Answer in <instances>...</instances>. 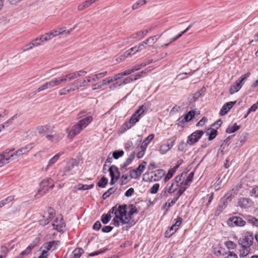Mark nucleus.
Wrapping results in <instances>:
<instances>
[{
  "label": "nucleus",
  "mask_w": 258,
  "mask_h": 258,
  "mask_svg": "<svg viewBox=\"0 0 258 258\" xmlns=\"http://www.w3.org/2000/svg\"><path fill=\"white\" fill-rule=\"evenodd\" d=\"M112 213L115 214L113 221L115 226L125 225L122 227V230H128L134 224L130 216L127 214V206L125 205H116L112 208Z\"/></svg>",
  "instance_id": "obj_1"
},
{
  "label": "nucleus",
  "mask_w": 258,
  "mask_h": 258,
  "mask_svg": "<svg viewBox=\"0 0 258 258\" xmlns=\"http://www.w3.org/2000/svg\"><path fill=\"white\" fill-rule=\"evenodd\" d=\"M148 110L146 105L143 104L139 107V108L131 116L128 121L125 122L120 128V132L123 133L126 131L134 126L139 121L140 119L144 116Z\"/></svg>",
  "instance_id": "obj_2"
},
{
  "label": "nucleus",
  "mask_w": 258,
  "mask_h": 258,
  "mask_svg": "<svg viewBox=\"0 0 258 258\" xmlns=\"http://www.w3.org/2000/svg\"><path fill=\"white\" fill-rule=\"evenodd\" d=\"M92 121V117L87 115L82 119L79 120L77 123L72 126L69 127L66 130L68 134V137L69 139H73L82 130L85 128Z\"/></svg>",
  "instance_id": "obj_3"
},
{
  "label": "nucleus",
  "mask_w": 258,
  "mask_h": 258,
  "mask_svg": "<svg viewBox=\"0 0 258 258\" xmlns=\"http://www.w3.org/2000/svg\"><path fill=\"white\" fill-rule=\"evenodd\" d=\"M182 174L176 176L171 183H168L164 188L165 193L172 194L175 191L177 193L180 189L184 188L183 192L186 189L185 183L182 181Z\"/></svg>",
  "instance_id": "obj_4"
},
{
  "label": "nucleus",
  "mask_w": 258,
  "mask_h": 258,
  "mask_svg": "<svg viewBox=\"0 0 258 258\" xmlns=\"http://www.w3.org/2000/svg\"><path fill=\"white\" fill-rule=\"evenodd\" d=\"M67 80L66 75H61L58 77L52 78L49 81H47L43 84L40 86L37 89V92H40L46 89H50L57 88L59 85L62 83H67Z\"/></svg>",
  "instance_id": "obj_5"
},
{
  "label": "nucleus",
  "mask_w": 258,
  "mask_h": 258,
  "mask_svg": "<svg viewBox=\"0 0 258 258\" xmlns=\"http://www.w3.org/2000/svg\"><path fill=\"white\" fill-rule=\"evenodd\" d=\"M253 237L252 233L249 231H246L244 233V235L240 238L239 243L242 247H249L253 242Z\"/></svg>",
  "instance_id": "obj_6"
},
{
  "label": "nucleus",
  "mask_w": 258,
  "mask_h": 258,
  "mask_svg": "<svg viewBox=\"0 0 258 258\" xmlns=\"http://www.w3.org/2000/svg\"><path fill=\"white\" fill-rule=\"evenodd\" d=\"M79 163V161L76 159L70 160L64 169V174L70 175L75 173L76 168L78 167Z\"/></svg>",
  "instance_id": "obj_7"
},
{
  "label": "nucleus",
  "mask_w": 258,
  "mask_h": 258,
  "mask_svg": "<svg viewBox=\"0 0 258 258\" xmlns=\"http://www.w3.org/2000/svg\"><path fill=\"white\" fill-rule=\"evenodd\" d=\"M165 175V171L163 169L156 170L153 172L145 174L144 178L147 177L146 181L149 180L150 181H158L163 175Z\"/></svg>",
  "instance_id": "obj_8"
},
{
  "label": "nucleus",
  "mask_w": 258,
  "mask_h": 258,
  "mask_svg": "<svg viewBox=\"0 0 258 258\" xmlns=\"http://www.w3.org/2000/svg\"><path fill=\"white\" fill-rule=\"evenodd\" d=\"M40 187L38 191L40 195L45 194L49 188L53 186V180L50 178H46L43 179L40 184Z\"/></svg>",
  "instance_id": "obj_9"
},
{
  "label": "nucleus",
  "mask_w": 258,
  "mask_h": 258,
  "mask_svg": "<svg viewBox=\"0 0 258 258\" xmlns=\"http://www.w3.org/2000/svg\"><path fill=\"white\" fill-rule=\"evenodd\" d=\"M204 132L202 131H196L188 136L186 143L189 145H193L194 144L199 141L202 136Z\"/></svg>",
  "instance_id": "obj_10"
},
{
  "label": "nucleus",
  "mask_w": 258,
  "mask_h": 258,
  "mask_svg": "<svg viewBox=\"0 0 258 258\" xmlns=\"http://www.w3.org/2000/svg\"><path fill=\"white\" fill-rule=\"evenodd\" d=\"M146 164L147 162L144 161L136 169H130L129 174L131 178L136 179L140 176L144 171Z\"/></svg>",
  "instance_id": "obj_11"
},
{
  "label": "nucleus",
  "mask_w": 258,
  "mask_h": 258,
  "mask_svg": "<svg viewBox=\"0 0 258 258\" xmlns=\"http://www.w3.org/2000/svg\"><path fill=\"white\" fill-rule=\"evenodd\" d=\"M176 138L173 137L168 139V143L161 145L158 150L159 153L162 155L165 154L168 151L170 150L174 145Z\"/></svg>",
  "instance_id": "obj_12"
},
{
  "label": "nucleus",
  "mask_w": 258,
  "mask_h": 258,
  "mask_svg": "<svg viewBox=\"0 0 258 258\" xmlns=\"http://www.w3.org/2000/svg\"><path fill=\"white\" fill-rule=\"evenodd\" d=\"M109 174L111 176L110 184L113 185L119 178L120 172L118 168L112 165L109 169Z\"/></svg>",
  "instance_id": "obj_13"
},
{
  "label": "nucleus",
  "mask_w": 258,
  "mask_h": 258,
  "mask_svg": "<svg viewBox=\"0 0 258 258\" xmlns=\"http://www.w3.org/2000/svg\"><path fill=\"white\" fill-rule=\"evenodd\" d=\"M227 224L230 227H243L245 225L246 222L240 217H233L228 219Z\"/></svg>",
  "instance_id": "obj_14"
},
{
  "label": "nucleus",
  "mask_w": 258,
  "mask_h": 258,
  "mask_svg": "<svg viewBox=\"0 0 258 258\" xmlns=\"http://www.w3.org/2000/svg\"><path fill=\"white\" fill-rule=\"evenodd\" d=\"M182 218L178 217L175 223L170 227L165 233V236L166 237H170L172 236L178 229L181 225Z\"/></svg>",
  "instance_id": "obj_15"
},
{
  "label": "nucleus",
  "mask_w": 258,
  "mask_h": 258,
  "mask_svg": "<svg viewBox=\"0 0 258 258\" xmlns=\"http://www.w3.org/2000/svg\"><path fill=\"white\" fill-rule=\"evenodd\" d=\"M184 188L180 189L178 192L175 194V196L173 199H169L164 205V208L166 210H167L168 208L172 206L178 200L179 198L182 195L183 193Z\"/></svg>",
  "instance_id": "obj_16"
},
{
  "label": "nucleus",
  "mask_w": 258,
  "mask_h": 258,
  "mask_svg": "<svg viewBox=\"0 0 258 258\" xmlns=\"http://www.w3.org/2000/svg\"><path fill=\"white\" fill-rule=\"evenodd\" d=\"M52 225L54 229L59 232H63L65 230V224L61 217L57 218Z\"/></svg>",
  "instance_id": "obj_17"
},
{
  "label": "nucleus",
  "mask_w": 258,
  "mask_h": 258,
  "mask_svg": "<svg viewBox=\"0 0 258 258\" xmlns=\"http://www.w3.org/2000/svg\"><path fill=\"white\" fill-rule=\"evenodd\" d=\"M87 72L84 70H80L79 71L74 72L70 74H66L68 82L73 80L79 77L85 76L87 74Z\"/></svg>",
  "instance_id": "obj_18"
},
{
  "label": "nucleus",
  "mask_w": 258,
  "mask_h": 258,
  "mask_svg": "<svg viewBox=\"0 0 258 258\" xmlns=\"http://www.w3.org/2000/svg\"><path fill=\"white\" fill-rule=\"evenodd\" d=\"M46 138L51 143H57L60 141L63 137V135L61 133H55L54 135L47 134Z\"/></svg>",
  "instance_id": "obj_19"
},
{
  "label": "nucleus",
  "mask_w": 258,
  "mask_h": 258,
  "mask_svg": "<svg viewBox=\"0 0 258 258\" xmlns=\"http://www.w3.org/2000/svg\"><path fill=\"white\" fill-rule=\"evenodd\" d=\"M181 164V162H179L178 161L177 162V164L174 166L173 168H170L168 171L167 173L165 175L164 178V181L165 182H167L168 180H169L173 176L174 173L176 172L177 169Z\"/></svg>",
  "instance_id": "obj_20"
},
{
  "label": "nucleus",
  "mask_w": 258,
  "mask_h": 258,
  "mask_svg": "<svg viewBox=\"0 0 258 258\" xmlns=\"http://www.w3.org/2000/svg\"><path fill=\"white\" fill-rule=\"evenodd\" d=\"M236 101H230L224 104L222 106L220 114L221 115H224L232 108L235 104Z\"/></svg>",
  "instance_id": "obj_21"
},
{
  "label": "nucleus",
  "mask_w": 258,
  "mask_h": 258,
  "mask_svg": "<svg viewBox=\"0 0 258 258\" xmlns=\"http://www.w3.org/2000/svg\"><path fill=\"white\" fill-rule=\"evenodd\" d=\"M14 151V149H7L4 151V155H5L7 163H9L17 159Z\"/></svg>",
  "instance_id": "obj_22"
},
{
  "label": "nucleus",
  "mask_w": 258,
  "mask_h": 258,
  "mask_svg": "<svg viewBox=\"0 0 258 258\" xmlns=\"http://www.w3.org/2000/svg\"><path fill=\"white\" fill-rule=\"evenodd\" d=\"M252 201L248 198H242L239 199L238 205L242 208L247 209L252 205Z\"/></svg>",
  "instance_id": "obj_23"
},
{
  "label": "nucleus",
  "mask_w": 258,
  "mask_h": 258,
  "mask_svg": "<svg viewBox=\"0 0 258 258\" xmlns=\"http://www.w3.org/2000/svg\"><path fill=\"white\" fill-rule=\"evenodd\" d=\"M59 242L58 241L53 240L43 245L44 249L47 250V252L50 250H54L56 248L57 246L59 245Z\"/></svg>",
  "instance_id": "obj_24"
},
{
  "label": "nucleus",
  "mask_w": 258,
  "mask_h": 258,
  "mask_svg": "<svg viewBox=\"0 0 258 258\" xmlns=\"http://www.w3.org/2000/svg\"><path fill=\"white\" fill-rule=\"evenodd\" d=\"M63 154L62 152H59L56 155H55L53 157H52L48 161L47 165L45 168V170H48L49 167L54 164L55 163L57 162L59 157Z\"/></svg>",
  "instance_id": "obj_25"
},
{
  "label": "nucleus",
  "mask_w": 258,
  "mask_h": 258,
  "mask_svg": "<svg viewBox=\"0 0 258 258\" xmlns=\"http://www.w3.org/2000/svg\"><path fill=\"white\" fill-rule=\"evenodd\" d=\"M195 111L194 110H190L186 114L184 115L183 118H182L180 120V118L178 119V124H179L180 122H188L190 121L192 118L195 116Z\"/></svg>",
  "instance_id": "obj_26"
},
{
  "label": "nucleus",
  "mask_w": 258,
  "mask_h": 258,
  "mask_svg": "<svg viewBox=\"0 0 258 258\" xmlns=\"http://www.w3.org/2000/svg\"><path fill=\"white\" fill-rule=\"evenodd\" d=\"M242 84L237 80L230 87L229 89V93L230 94H233L237 92L242 87Z\"/></svg>",
  "instance_id": "obj_27"
},
{
  "label": "nucleus",
  "mask_w": 258,
  "mask_h": 258,
  "mask_svg": "<svg viewBox=\"0 0 258 258\" xmlns=\"http://www.w3.org/2000/svg\"><path fill=\"white\" fill-rule=\"evenodd\" d=\"M50 132V126L48 125L38 126L36 129V135L46 134Z\"/></svg>",
  "instance_id": "obj_28"
},
{
  "label": "nucleus",
  "mask_w": 258,
  "mask_h": 258,
  "mask_svg": "<svg viewBox=\"0 0 258 258\" xmlns=\"http://www.w3.org/2000/svg\"><path fill=\"white\" fill-rule=\"evenodd\" d=\"M135 152H133L129 157L126 159L125 161L120 165V169L122 172H124L123 170L125 169V167L132 162L135 158Z\"/></svg>",
  "instance_id": "obj_29"
},
{
  "label": "nucleus",
  "mask_w": 258,
  "mask_h": 258,
  "mask_svg": "<svg viewBox=\"0 0 258 258\" xmlns=\"http://www.w3.org/2000/svg\"><path fill=\"white\" fill-rule=\"evenodd\" d=\"M43 39L47 42L52 39L55 37L57 36V31L56 29H53L44 34L43 35Z\"/></svg>",
  "instance_id": "obj_30"
},
{
  "label": "nucleus",
  "mask_w": 258,
  "mask_h": 258,
  "mask_svg": "<svg viewBox=\"0 0 258 258\" xmlns=\"http://www.w3.org/2000/svg\"><path fill=\"white\" fill-rule=\"evenodd\" d=\"M245 219L248 223L251 224L253 226L258 227V219L255 217L250 215H247L245 217Z\"/></svg>",
  "instance_id": "obj_31"
},
{
  "label": "nucleus",
  "mask_w": 258,
  "mask_h": 258,
  "mask_svg": "<svg viewBox=\"0 0 258 258\" xmlns=\"http://www.w3.org/2000/svg\"><path fill=\"white\" fill-rule=\"evenodd\" d=\"M207 135L209 136L208 139L210 141L213 140L217 136V132L215 129L209 128L206 132Z\"/></svg>",
  "instance_id": "obj_32"
},
{
  "label": "nucleus",
  "mask_w": 258,
  "mask_h": 258,
  "mask_svg": "<svg viewBox=\"0 0 258 258\" xmlns=\"http://www.w3.org/2000/svg\"><path fill=\"white\" fill-rule=\"evenodd\" d=\"M45 42L46 41L43 39V35H41L39 37H38L32 41L34 47H38L41 45L42 44L45 43Z\"/></svg>",
  "instance_id": "obj_33"
},
{
  "label": "nucleus",
  "mask_w": 258,
  "mask_h": 258,
  "mask_svg": "<svg viewBox=\"0 0 258 258\" xmlns=\"http://www.w3.org/2000/svg\"><path fill=\"white\" fill-rule=\"evenodd\" d=\"M130 175H128L126 174H123L119 179V183L121 185L126 184L131 179Z\"/></svg>",
  "instance_id": "obj_34"
},
{
  "label": "nucleus",
  "mask_w": 258,
  "mask_h": 258,
  "mask_svg": "<svg viewBox=\"0 0 258 258\" xmlns=\"http://www.w3.org/2000/svg\"><path fill=\"white\" fill-rule=\"evenodd\" d=\"M239 128V126H238L236 123L233 124L231 125H229L227 128L226 132L228 134H232L238 130Z\"/></svg>",
  "instance_id": "obj_35"
},
{
  "label": "nucleus",
  "mask_w": 258,
  "mask_h": 258,
  "mask_svg": "<svg viewBox=\"0 0 258 258\" xmlns=\"http://www.w3.org/2000/svg\"><path fill=\"white\" fill-rule=\"evenodd\" d=\"M33 146L31 144H29L26 146L19 149L18 150L20 153L21 156L27 153L32 148Z\"/></svg>",
  "instance_id": "obj_36"
},
{
  "label": "nucleus",
  "mask_w": 258,
  "mask_h": 258,
  "mask_svg": "<svg viewBox=\"0 0 258 258\" xmlns=\"http://www.w3.org/2000/svg\"><path fill=\"white\" fill-rule=\"evenodd\" d=\"M107 74V71H104L102 73H99L98 74H95L92 75V80L94 82L97 81V80H100L102 78L105 77Z\"/></svg>",
  "instance_id": "obj_37"
},
{
  "label": "nucleus",
  "mask_w": 258,
  "mask_h": 258,
  "mask_svg": "<svg viewBox=\"0 0 258 258\" xmlns=\"http://www.w3.org/2000/svg\"><path fill=\"white\" fill-rule=\"evenodd\" d=\"M14 199V197L13 196H10L7 197L5 199L0 201V207H3L5 205L11 202L12 201H13Z\"/></svg>",
  "instance_id": "obj_38"
},
{
  "label": "nucleus",
  "mask_w": 258,
  "mask_h": 258,
  "mask_svg": "<svg viewBox=\"0 0 258 258\" xmlns=\"http://www.w3.org/2000/svg\"><path fill=\"white\" fill-rule=\"evenodd\" d=\"M137 213V210L135 206L133 205H130L128 209H127V214L130 216L131 219L132 218L133 215Z\"/></svg>",
  "instance_id": "obj_39"
},
{
  "label": "nucleus",
  "mask_w": 258,
  "mask_h": 258,
  "mask_svg": "<svg viewBox=\"0 0 258 258\" xmlns=\"http://www.w3.org/2000/svg\"><path fill=\"white\" fill-rule=\"evenodd\" d=\"M108 183V179L105 177H102L99 181L98 182L97 185L100 187H104Z\"/></svg>",
  "instance_id": "obj_40"
},
{
  "label": "nucleus",
  "mask_w": 258,
  "mask_h": 258,
  "mask_svg": "<svg viewBox=\"0 0 258 258\" xmlns=\"http://www.w3.org/2000/svg\"><path fill=\"white\" fill-rule=\"evenodd\" d=\"M111 216L110 214H109V213H108L106 215H103L102 216V218H101L102 222L104 224H106L109 222V221L111 219Z\"/></svg>",
  "instance_id": "obj_41"
},
{
  "label": "nucleus",
  "mask_w": 258,
  "mask_h": 258,
  "mask_svg": "<svg viewBox=\"0 0 258 258\" xmlns=\"http://www.w3.org/2000/svg\"><path fill=\"white\" fill-rule=\"evenodd\" d=\"M224 244L225 246L228 248L233 249L236 247V244L232 241H227L225 242Z\"/></svg>",
  "instance_id": "obj_42"
},
{
  "label": "nucleus",
  "mask_w": 258,
  "mask_h": 258,
  "mask_svg": "<svg viewBox=\"0 0 258 258\" xmlns=\"http://www.w3.org/2000/svg\"><path fill=\"white\" fill-rule=\"evenodd\" d=\"M115 191V189L113 187L110 188L108 189L105 192H104L102 195V198L103 199H106L110 195L113 193Z\"/></svg>",
  "instance_id": "obj_43"
},
{
  "label": "nucleus",
  "mask_w": 258,
  "mask_h": 258,
  "mask_svg": "<svg viewBox=\"0 0 258 258\" xmlns=\"http://www.w3.org/2000/svg\"><path fill=\"white\" fill-rule=\"evenodd\" d=\"M75 82L79 89L81 87H85L87 86L85 80H77L75 81Z\"/></svg>",
  "instance_id": "obj_44"
},
{
  "label": "nucleus",
  "mask_w": 258,
  "mask_h": 258,
  "mask_svg": "<svg viewBox=\"0 0 258 258\" xmlns=\"http://www.w3.org/2000/svg\"><path fill=\"white\" fill-rule=\"evenodd\" d=\"M250 195L252 197H258V186H256L252 188L250 191Z\"/></svg>",
  "instance_id": "obj_45"
},
{
  "label": "nucleus",
  "mask_w": 258,
  "mask_h": 258,
  "mask_svg": "<svg viewBox=\"0 0 258 258\" xmlns=\"http://www.w3.org/2000/svg\"><path fill=\"white\" fill-rule=\"evenodd\" d=\"M124 154L123 150L116 151L113 153V157L114 159H117L119 157H122Z\"/></svg>",
  "instance_id": "obj_46"
},
{
  "label": "nucleus",
  "mask_w": 258,
  "mask_h": 258,
  "mask_svg": "<svg viewBox=\"0 0 258 258\" xmlns=\"http://www.w3.org/2000/svg\"><path fill=\"white\" fill-rule=\"evenodd\" d=\"M34 47V44L32 41L29 43L26 44L22 48V50L23 52H25L26 51L30 50L32 49V48Z\"/></svg>",
  "instance_id": "obj_47"
},
{
  "label": "nucleus",
  "mask_w": 258,
  "mask_h": 258,
  "mask_svg": "<svg viewBox=\"0 0 258 258\" xmlns=\"http://www.w3.org/2000/svg\"><path fill=\"white\" fill-rule=\"evenodd\" d=\"M17 118V115H14L12 117L8 119L7 121L4 122V123L0 124L1 125L4 126V130L5 128L6 127H8L9 124H11L13 120Z\"/></svg>",
  "instance_id": "obj_48"
},
{
  "label": "nucleus",
  "mask_w": 258,
  "mask_h": 258,
  "mask_svg": "<svg viewBox=\"0 0 258 258\" xmlns=\"http://www.w3.org/2000/svg\"><path fill=\"white\" fill-rule=\"evenodd\" d=\"M17 118V115H14L12 117L8 119L7 121L4 122V123L0 124L1 125L4 126V130L5 128L6 127H8L9 124H11L13 120Z\"/></svg>",
  "instance_id": "obj_49"
},
{
  "label": "nucleus",
  "mask_w": 258,
  "mask_h": 258,
  "mask_svg": "<svg viewBox=\"0 0 258 258\" xmlns=\"http://www.w3.org/2000/svg\"><path fill=\"white\" fill-rule=\"evenodd\" d=\"M8 163L6 160L5 155H4V152L0 154V167L3 166L5 164Z\"/></svg>",
  "instance_id": "obj_50"
},
{
  "label": "nucleus",
  "mask_w": 258,
  "mask_h": 258,
  "mask_svg": "<svg viewBox=\"0 0 258 258\" xmlns=\"http://www.w3.org/2000/svg\"><path fill=\"white\" fill-rule=\"evenodd\" d=\"M82 251L83 249L81 248L78 250L75 249L73 252V258H80L82 253Z\"/></svg>",
  "instance_id": "obj_51"
},
{
  "label": "nucleus",
  "mask_w": 258,
  "mask_h": 258,
  "mask_svg": "<svg viewBox=\"0 0 258 258\" xmlns=\"http://www.w3.org/2000/svg\"><path fill=\"white\" fill-rule=\"evenodd\" d=\"M154 134H151L149 135L144 141V143H145V144L148 145L150 143L151 141L154 139Z\"/></svg>",
  "instance_id": "obj_52"
},
{
  "label": "nucleus",
  "mask_w": 258,
  "mask_h": 258,
  "mask_svg": "<svg viewBox=\"0 0 258 258\" xmlns=\"http://www.w3.org/2000/svg\"><path fill=\"white\" fill-rule=\"evenodd\" d=\"M146 66V63L144 62H142L140 64H136L134 66H133L132 68V70H133V72H134L135 71H138L140 70L141 68L144 67Z\"/></svg>",
  "instance_id": "obj_53"
},
{
  "label": "nucleus",
  "mask_w": 258,
  "mask_h": 258,
  "mask_svg": "<svg viewBox=\"0 0 258 258\" xmlns=\"http://www.w3.org/2000/svg\"><path fill=\"white\" fill-rule=\"evenodd\" d=\"M194 173H190L187 176L186 180L185 181H182L183 182L185 183V186L186 187L187 185H188L192 180V179L194 176Z\"/></svg>",
  "instance_id": "obj_54"
},
{
  "label": "nucleus",
  "mask_w": 258,
  "mask_h": 258,
  "mask_svg": "<svg viewBox=\"0 0 258 258\" xmlns=\"http://www.w3.org/2000/svg\"><path fill=\"white\" fill-rule=\"evenodd\" d=\"M159 184L158 183L154 184L150 189L151 193L153 194H156L159 189Z\"/></svg>",
  "instance_id": "obj_55"
},
{
  "label": "nucleus",
  "mask_w": 258,
  "mask_h": 258,
  "mask_svg": "<svg viewBox=\"0 0 258 258\" xmlns=\"http://www.w3.org/2000/svg\"><path fill=\"white\" fill-rule=\"evenodd\" d=\"M258 107V102L252 105L248 110L247 113L245 115L244 117H246L248 114L251 111H254Z\"/></svg>",
  "instance_id": "obj_56"
},
{
  "label": "nucleus",
  "mask_w": 258,
  "mask_h": 258,
  "mask_svg": "<svg viewBox=\"0 0 258 258\" xmlns=\"http://www.w3.org/2000/svg\"><path fill=\"white\" fill-rule=\"evenodd\" d=\"M250 73L249 72L247 73L244 75L241 76L238 80L243 85L244 81L250 76Z\"/></svg>",
  "instance_id": "obj_57"
},
{
  "label": "nucleus",
  "mask_w": 258,
  "mask_h": 258,
  "mask_svg": "<svg viewBox=\"0 0 258 258\" xmlns=\"http://www.w3.org/2000/svg\"><path fill=\"white\" fill-rule=\"evenodd\" d=\"M50 220L48 218H46V216H43L42 219L40 220V224L42 225H45L49 222Z\"/></svg>",
  "instance_id": "obj_58"
},
{
  "label": "nucleus",
  "mask_w": 258,
  "mask_h": 258,
  "mask_svg": "<svg viewBox=\"0 0 258 258\" xmlns=\"http://www.w3.org/2000/svg\"><path fill=\"white\" fill-rule=\"evenodd\" d=\"M133 81H134L133 77H127V78H125L122 81V82H120V83L121 84V85H122L130 83Z\"/></svg>",
  "instance_id": "obj_59"
},
{
  "label": "nucleus",
  "mask_w": 258,
  "mask_h": 258,
  "mask_svg": "<svg viewBox=\"0 0 258 258\" xmlns=\"http://www.w3.org/2000/svg\"><path fill=\"white\" fill-rule=\"evenodd\" d=\"M145 74H146V71H143L142 72H140L137 73L135 75L133 76V77L134 81L140 79Z\"/></svg>",
  "instance_id": "obj_60"
},
{
  "label": "nucleus",
  "mask_w": 258,
  "mask_h": 258,
  "mask_svg": "<svg viewBox=\"0 0 258 258\" xmlns=\"http://www.w3.org/2000/svg\"><path fill=\"white\" fill-rule=\"evenodd\" d=\"M68 94H69V93L68 91V90H67V89H66V87L61 88V89H60L58 91V94L60 96L66 95H67Z\"/></svg>",
  "instance_id": "obj_61"
},
{
  "label": "nucleus",
  "mask_w": 258,
  "mask_h": 258,
  "mask_svg": "<svg viewBox=\"0 0 258 258\" xmlns=\"http://www.w3.org/2000/svg\"><path fill=\"white\" fill-rule=\"evenodd\" d=\"M134 192V189L132 187H131L129 189H128L125 192V194L124 195L126 197H131L133 193Z\"/></svg>",
  "instance_id": "obj_62"
},
{
  "label": "nucleus",
  "mask_w": 258,
  "mask_h": 258,
  "mask_svg": "<svg viewBox=\"0 0 258 258\" xmlns=\"http://www.w3.org/2000/svg\"><path fill=\"white\" fill-rule=\"evenodd\" d=\"M243 249L241 252V256H245L248 254L249 252V247H243Z\"/></svg>",
  "instance_id": "obj_63"
},
{
  "label": "nucleus",
  "mask_w": 258,
  "mask_h": 258,
  "mask_svg": "<svg viewBox=\"0 0 258 258\" xmlns=\"http://www.w3.org/2000/svg\"><path fill=\"white\" fill-rule=\"evenodd\" d=\"M95 2V0H86L85 2H83L86 8L90 7L92 4H93Z\"/></svg>",
  "instance_id": "obj_64"
}]
</instances>
